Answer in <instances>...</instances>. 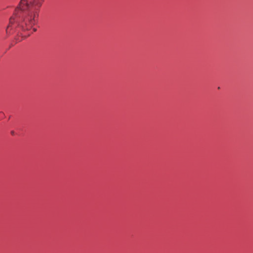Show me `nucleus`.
<instances>
[{"label": "nucleus", "mask_w": 253, "mask_h": 253, "mask_svg": "<svg viewBox=\"0 0 253 253\" xmlns=\"http://www.w3.org/2000/svg\"><path fill=\"white\" fill-rule=\"evenodd\" d=\"M43 0H21L14 16L9 19L5 30L6 34H11L12 29L15 27L22 31H30L27 36L36 32L37 29L33 26L37 22L39 11Z\"/></svg>", "instance_id": "1"}, {"label": "nucleus", "mask_w": 253, "mask_h": 253, "mask_svg": "<svg viewBox=\"0 0 253 253\" xmlns=\"http://www.w3.org/2000/svg\"><path fill=\"white\" fill-rule=\"evenodd\" d=\"M11 134L12 135H14V131H11Z\"/></svg>", "instance_id": "2"}]
</instances>
